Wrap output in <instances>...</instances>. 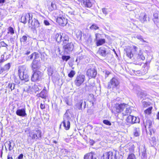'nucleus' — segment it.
Masks as SVG:
<instances>
[{"label":"nucleus","instance_id":"f257e3e1","mask_svg":"<svg viewBox=\"0 0 159 159\" xmlns=\"http://www.w3.org/2000/svg\"><path fill=\"white\" fill-rule=\"evenodd\" d=\"M18 75L22 82L25 83L29 80V76L25 66H23L19 68Z\"/></svg>","mask_w":159,"mask_h":159},{"label":"nucleus","instance_id":"f03ea898","mask_svg":"<svg viewBox=\"0 0 159 159\" xmlns=\"http://www.w3.org/2000/svg\"><path fill=\"white\" fill-rule=\"evenodd\" d=\"M42 133L40 130H35L30 132L29 133V137L33 140L36 141L41 138Z\"/></svg>","mask_w":159,"mask_h":159},{"label":"nucleus","instance_id":"7ed1b4c3","mask_svg":"<svg viewBox=\"0 0 159 159\" xmlns=\"http://www.w3.org/2000/svg\"><path fill=\"white\" fill-rule=\"evenodd\" d=\"M120 84L119 81L116 77L112 78L108 83L107 88L110 89L112 88V89L116 88Z\"/></svg>","mask_w":159,"mask_h":159},{"label":"nucleus","instance_id":"20e7f679","mask_svg":"<svg viewBox=\"0 0 159 159\" xmlns=\"http://www.w3.org/2000/svg\"><path fill=\"white\" fill-rule=\"evenodd\" d=\"M97 74V70L94 66H90L88 67L86 72V75L89 79L95 78Z\"/></svg>","mask_w":159,"mask_h":159},{"label":"nucleus","instance_id":"39448f33","mask_svg":"<svg viewBox=\"0 0 159 159\" xmlns=\"http://www.w3.org/2000/svg\"><path fill=\"white\" fill-rule=\"evenodd\" d=\"M33 74L31 78V80L32 81H40L43 76L42 73L39 70L33 71Z\"/></svg>","mask_w":159,"mask_h":159},{"label":"nucleus","instance_id":"423d86ee","mask_svg":"<svg viewBox=\"0 0 159 159\" xmlns=\"http://www.w3.org/2000/svg\"><path fill=\"white\" fill-rule=\"evenodd\" d=\"M64 120L62 122L63 126L66 130H68L70 127V118L67 113H66L63 116Z\"/></svg>","mask_w":159,"mask_h":159},{"label":"nucleus","instance_id":"0eeeda50","mask_svg":"<svg viewBox=\"0 0 159 159\" xmlns=\"http://www.w3.org/2000/svg\"><path fill=\"white\" fill-rule=\"evenodd\" d=\"M64 53L66 54H69L73 49V44L71 42H68L66 43L63 45Z\"/></svg>","mask_w":159,"mask_h":159},{"label":"nucleus","instance_id":"6e6552de","mask_svg":"<svg viewBox=\"0 0 159 159\" xmlns=\"http://www.w3.org/2000/svg\"><path fill=\"white\" fill-rule=\"evenodd\" d=\"M85 79V76L84 75L80 74L77 75L74 81L75 84L77 86H80L84 82Z\"/></svg>","mask_w":159,"mask_h":159},{"label":"nucleus","instance_id":"1a4fd4ad","mask_svg":"<svg viewBox=\"0 0 159 159\" xmlns=\"http://www.w3.org/2000/svg\"><path fill=\"white\" fill-rule=\"evenodd\" d=\"M128 105L125 103H116L113 107V109L114 111H116L117 113H120L126 107H127Z\"/></svg>","mask_w":159,"mask_h":159},{"label":"nucleus","instance_id":"9d476101","mask_svg":"<svg viewBox=\"0 0 159 159\" xmlns=\"http://www.w3.org/2000/svg\"><path fill=\"white\" fill-rule=\"evenodd\" d=\"M145 59V57L143 55L141 50L139 49L138 53L134 54L133 60L134 61H139L141 60L143 61Z\"/></svg>","mask_w":159,"mask_h":159},{"label":"nucleus","instance_id":"9b49d317","mask_svg":"<svg viewBox=\"0 0 159 159\" xmlns=\"http://www.w3.org/2000/svg\"><path fill=\"white\" fill-rule=\"evenodd\" d=\"M103 159H116L115 152H109L105 153L103 156Z\"/></svg>","mask_w":159,"mask_h":159},{"label":"nucleus","instance_id":"f8f14e48","mask_svg":"<svg viewBox=\"0 0 159 159\" xmlns=\"http://www.w3.org/2000/svg\"><path fill=\"white\" fill-rule=\"evenodd\" d=\"M57 22L62 26H65L67 23V19L60 15L57 19Z\"/></svg>","mask_w":159,"mask_h":159},{"label":"nucleus","instance_id":"ddd939ff","mask_svg":"<svg viewBox=\"0 0 159 159\" xmlns=\"http://www.w3.org/2000/svg\"><path fill=\"white\" fill-rule=\"evenodd\" d=\"M144 125H145V128L149 129L150 132V134L152 135V133H154L153 130L152 128V122L150 120H147L145 122H144Z\"/></svg>","mask_w":159,"mask_h":159},{"label":"nucleus","instance_id":"4468645a","mask_svg":"<svg viewBox=\"0 0 159 159\" xmlns=\"http://www.w3.org/2000/svg\"><path fill=\"white\" fill-rule=\"evenodd\" d=\"M31 15H32L31 14ZM31 19H32V16H31L30 13H27L25 16H22L21 18V21L22 23L25 24L26 23L27 21H28V23L30 24V22Z\"/></svg>","mask_w":159,"mask_h":159},{"label":"nucleus","instance_id":"2eb2a0df","mask_svg":"<svg viewBox=\"0 0 159 159\" xmlns=\"http://www.w3.org/2000/svg\"><path fill=\"white\" fill-rule=\"evenodd\" d=\"M30 22L32 26L31 28L35 30L36 28L39 26L40 24L42 23V21H39L38 20L34 18L33 20L31 19Z\"/></svg>","mask_w":159,"mask_h":159},{"label":"nucleus","instance_id":"dca6fc26","mask_svg":"<svg viewBox=\"0 0 159 159\" xmlns=\"http://www.w3.org/2000/svg\"><path fill=\"white\" fill-rule=\"evenodd\" d=\"M16 114L19 116L25 117L27 116L25 107L21 109H18L16 111Z\"/></svg>","mask_w":159,"mask_h":159},{"label":"nucleus","instance_id":"f3484780","mask_svg":"<svg viewBox=\"0 0 159 159\" xmlns=\"http://www.w3.org/2000/svg\"><path fill=\"white\" fill-rule=\"evenodd\" d=\"M16 84L12 82L6 83L5 84L6 90L9 92H11L15 89Z\"/></svg>","mask_w":159,"mask_h":159},{"label":"nucleus","instance_id":"a211bd4d","mask_svg":"<svg viewBox=\"0 0 159 159\" xmlns=\"http://www.w3.org/2000/svg\"><path fill=\"white\" fill-rule=\"evenodd\" d=\"M82 105H83L84 109L86 107V102L84 101H83V100H80L77 102L75 104V106L76 108L79 110H82L83 109Z\"/></svg>","mask_w":159,"mask_h":159},{"label":"nucleus","instance_id":"6ab92c4d","mask_svg":"<svg viewBox=\"0 0 159 159\" xmlns=\"http://www.w3.org/2000/svg\"><path fill=\"white\" fill-rule=\"evenodd\" d=\"M32 68L33 69V70L34 69L38 70L41 67V65L40 62L38 61L35 60H34L32 64Z\"/></svg>","mask_w":159,"mask_h":159},{"label":"nucleus","instance_id":"aec40b11","mask_svg":"<svg viewBox=\"0 0 159 159\" xmlns=\"http://www.w3.org/2000/svg\"><path fill=\"white\" fill-rule=\"evenodd\" d=\"M95 2L94 0H84L83 4L85 7H91Z\"/></svg>","mask_w":159,"mask_h":159},{"label":"nucleus","instance_id":"412c9836","mask_svg":"<svg viewBox=\"0 0 159 159\" xmlns=\"http://www.w3.org/2000/svg\"><path fill=\"white\" fill-rule=\"evenodd\" d=\"M63 33H60L54 34L53 36V38L58 43L61 42V39H62V36Z\"/></svg>","mask_w":159,"mask_h":159},{"label":"nucleus","instance_id":"4be33fe9","mask_svg":"<svg viewBox=\"0 0 159 159\" xmlns=\"http://www.w3.org/2000/svg\"><path fill=\"white\" fill-rule=\"evenodd\" d=\"M96 155L94 152H90L85 154L84 159H96Z\"/></svg>","mask_w":159,"mask_h":159},{"label":"nucleus","instance_id":"5701e85b","mask_svg":"<svg viewBox=\"0 0 159 159\" xmlns=\"http://www.w3.org/2000/svg\"><path fill=\"white\" fill-rule=\"evenodd\" d=\"M38 97H41L42 98L46 99L48 97L47 91L45 89H43L41 92L37 94Z\"/></svg>","mask_w":159,"mask_h":159},{"label":"nucleus","instance_id":"b1692460","mask_svg":"<svg viewBox=\"0 0 159 159\" xmlns=\"http://www.w3.org/2000/svg\"><path fill=\"white\" fill-rule=\"evenodd\" d=\"M98 53L103 57H105L107 54L106 48L104 47H100L98 51Z\"/></svg>","mask_w":159,"mask_h":159},{"label":"nucleus","instance_id":"393cba45","mask_svg":"<svg viewBox=\"0 0 159 159\" xmlns=\"http://www.w3.org/2000/svg\"><path fill=\"white\" fill-rule=\"evenodd\" d=\"M62 37V39H61V42H63L62 45L66 43L69 41V38L67 35L63 33Z\"/></svg>","mask_w":159,"mask_h":159},{"label":"nucleus","instance_id":"a878e982","mask_svg":"<svg viewBox=\"0 0 159 159\" xmlns=\"http://www.w3.org/2000/svg\"><path fill=\"white\" fill-rule=\"evenodd\" d=\"M69 152L66 149H62L60 152V154L62 157H68Z\"/></svg>","mask_w":159,"mask_h":159},{"label":"nucleus","instance_id":"bb28decb","mask_svg":"<svg viewBox=\"0 0 159 159\" xmlns=\"http://www.w3.org/2000/svg\"><path fill=\"white\" fill-rule=\"evenodd\" d=\"M133 134L134 137H139L140 134V130L139 128L136 127L134 128Z\"/></svg>","mask_w":159,"mask_h":159},{"label":"nucleus","instance_id":"cd10ccee","mask_svg":"<svg viewBox=\"0 0 159 159\" xmlns=\"http://www.w3.org/2000/svg\"><path fill=\"white\" fill-rule=\"evenodd\" d=\"M125 110L123 112L122 114L123 116H125L129 115L131 112V110L130 107L128 105V106L126 107Z\"/></svg>","mask_w":159,"mask_h":159},{"label":"nucleus","instance_id":"c85d7f7f","mask_svg":"<svg viewBox=\"0 0 159 159\" xmlns=\"http://www.w3.org/2000/svg\"><path fill=\"white\" fill-rule=\"evenodd\" d=\"M137 95L141 99L144 98L146 96V93L143 91H139L137 93Z\"/></svg>","mask_w":159,"mask_h":159},{"label":"nucleus","instance_id":"c756f323","mask_svg":"<svg viewBox=\"0 0 159 159\" xmlns=\"http://www.w3.org/2000/svg\"><path fill=\"white\" fill-rule=\"evenodd\" d=\"M126 55L130 59H131L132 60L133 59L134 55L132 54L131 51L129 49H127L126 51Z\"/></svg>","mask_w":159,"mask_h":159},{"label":"nucleus","instance_id":"7c9ffc66","mask_svg":"<svg viewBox=\"0 0 159 159\" xmlns=\"http://www.w3.org/2000/svg\"><path fill=\"white\" fill-rule=\"evenodd\" d=\"M142 158H145L147 157L146 149L145 146L143 147V149H142Z\"/></svg>","mask_w":159,"mask_h":159},{"label":"nucleus","instance_id":"2f4dec72","mask_svg":"<svg viewBox=\"0 0 159 159\" xmlns=\"http://www.w3.org/2000/svg\"><path fill=\"white\" fill-rule=\"evenodd\" d=\"M105 39H100L97 40L96 45L98 46L101 45L105 43Z\"/></svg>","mask_w":159,"mask_h":159},{"label":"nucleus","instance_id":"473e14b6","mask_svg":"<svg viewBox=\"0 0 159 159\" xmlns=\"http://www.w3.org/2000/svg\"><path fill=\"white\" fill-rule=\"evenodd\" d=\"M48 74L49 76L52 75L53 73V66H50L48 69Z\"/></svg>","mask_w":159,"mask_h":159},{"label":"nucleus","instance_id":"72a5a7b5","mask_svg":"<svg viewBox=\"0 0 159 159\" xmlns=\"http://www.w3.org/2000/svg\"><path fill=\"white\" fill-rule=\"evenodd\" d=\"M146 15L144 13H141L140 16V19L142 21L144 22L146 20Z\"/></svg>","mask_w":159,"mask_h":159},{"label":"nucleus","instance_id":"f704fd0d","mask_svg":"<svg viewBox=\"0 0 159 159\" xmlns=\"http://www.w3.org/2000/svg\"><path fill=\"white\" fill-rule=\"evenodd\" d=\"M10 66L11 65L10 63H7L4 65L3 67H2V71H5L8 70L10 69Z\"/></svg>","mask_w":159,"mask_h":159},{"label":"nucleus","instance_id":"c9c22d12","mask_svg":"<svg viewBox=\"0 0 159 159\" xmlns=\"http://www.w3.org/2000/svg\"><path fill=\"white\" fill-rule=\"evenodd\" d=\"M56 8V5L54 2H52L51 6L49 7V10L52 11Z\"/></svg>","mask_w":159,"mask_h":159},{"label":"nucleus","instance_id":"e433bc0d","mask_svg":"<svg viewBox=\"0 0 159 159\" xmlns=\"http://www.w3.org/2000/svg\"><path fill=\"white\" fill-rule=\"evenodd\" d=\"M89 28L92 30H96L99 29V27L96 24H93Z\"/></svg>","mask_w":159,"mask_h":159},{"label":"nucleus","instance_id":"4c0bfd02","mask_svg":"<svg viewBox=\"0 0 159 159\" xmlns=\"http://www.w3.org/2000/svg\"><path fill=\"white\" fill-rule=\"evenodd\" d=\"M133 124L139 123L140 121V120L139 117L133 116Z\"/></svg>","mask_w":159,"mask_h":159},{"label":"nucleus","instance_id":"58836bf2","mask_svg":"<svg viewBox=\"0 0 159 159\" xmlns=\"http://www.w3.org/2000/svg\"><path fill=\"white\" fill-rule=\"evenodd\" d=\"M133 116L129 115L126 119V121L129 123L133 124Z\"/></svg>","mask_w":159,"mask_h":159},{"label":"nucleus","instance_id":"ea45409f","mask_svg":"<svg viewBox=\"0 0 159 159\" xmlns=\"http://www.w3.org/2000/svg\"><path fill=\"white\" fill-rule=\"evenodd\" d=\"M77 38L78 39H80L82 37V33L80 30L78 31L76 34Z\"/></svg>","mask_w":159,"mask_h":159},{"label":"nucleus","instance_id":"a19ab883","mask_svg":"<svg viewBox=\"0 0 159 159\" xmlns=\"http://www.w3.org/2000/svg\"><path fill=\"white\" fill-rule=\"evenodd\" d=\"M152 109V107H149L144 111V113L146 114L149 115L151 113Z\"/></svg>","mask_w":159,"mask_h":159},{"label":"nucleus","instance_id":"79ce46f5","mask_svg":"<svg viewBox=\"0 0 159 159\" xmlns=\"http://www.w3.org/2000/svg\"><path fill=\"white\" fill-rule=\"evenodd\" d=\"M75 74V72L74 70H71L68 74V75L69 77L72 78L73 77Z\"/></svg>","mask_w":159,"mask_h":159},{"label":"nucleus","instance_id":"37998d69","mask_svg":"<svg viewBox=\"0 0 159 159\" xmlns=\"http://www.w3.org/2000/svg\"><path fill=\"white\" fill-rule=\"evenodd\" d=\"M70 58V57L69 56H62V59L63 61H67Z\"/></svg>","mask_w":159,"mask_h":159},{"label":"nucleus","instance_id":"c03bdc74","mask_svg":"<svg viewBox=\"0 0 159 159\" xmlns=\"http://www.w3.org/2000/svg\"><path fill=\"white\" fill-rule=\"evenodd\" d=\"M8 32H7L8 34H9V33H10L11 34H13L14 33L13 29L11 27H9L8 28Z\"/></svg>","mask_w":159,"mask_h":159},{"label":"nucleus","instance_id":"a18cd8bd","mask_svg":"<svg viewBox=\"0 0 159 159\" xmlns=\"http://www.w3.org/2000/svg\"><path fill=\"white\" fill-rule=\"evenodd\" d=\"M103 123L107 125L110 126L111 125V122L108 120H104L103 121Z\"/></svg>","mask_w":159,"mask_h":159},{"label":"nucleus","instance_id":"49530a36","mask_svg":"<svg viewBox=\"0 0 159 159\" xmlns=\"http://www.w3.org/2000/svg\"><path fill=\"white\" fill-rule=\"evenodd\" d=\"M42 17L43 18V17ZM43 22L45 25L46 26H48L50 25L49 22L48 20H45L44 18H43Z\"/></svg>","mask_w":159,"mask_h":159},{"label":"nucleus","instance_id":"de8ad7c7","mask_svg":"<svg viewBox=\"0 0 159 159\" xmlns=\"http://www.w3.org/2000/svg\"><path fill=\"white\" fill-rule=\"evenodd\" d=\"M27 37L25 35H24L22 38L20 39L21 42H25L27 40Z\"/></svg>","mask_w":159,"mask_h":159},{"label":"nucleus","instance_id":"09e8293b","mask_svg":"<svg viewBox=\"0 0 159 159\" xmlns=\"http://www.w3.org/2000/svg\"><path fill=\"white\" fill-rule=\"evenodd\" d=\"M32 88L35 92L38 91L39 90V88L38 87V85L36 84L34 85L33 86Z\"/></svg>","mask_w":159,"mask_h":159},{"label":"nucleus","instance_id":"8fccbe9b","mask_svg":"<svg viewBox=\"0 0 159 159\" xmlns=\"http://www.w3.org/2000/svg\"><path fill=\"white\" fill-rule=\"evenodd\" d=\"M127 159H135V157L134 154H131L128 156Z\"/></svg>","mask_w":159,"mask_h":159},{"label":"nucleus","instance_id":"3c124183","mask_svg":"<svg viewBox=\"0 0 159 159\" xmlns=\"http://www.w3.org/2000/svg\"><path fill=\"white\" fill-rule=\"evenodd\" d=\"M103 72L105 74V77L106 78L107 77L108 75L110 74V72L107 70H105L103 71Z\"/></svg>","mask_w":159,"mask_h":159},{"label":"nucleus","instance_id":"603ef678","mask_svg":"<svg viewBox=\"0 0 159 159\" xmlns=\"http://www.w3.org/2000/svg\"><path fill=\"white\" fill-rule=\"evenodd\" d=\"M0 46L2 47H7L8 45L3 41H2L0 43Z\"/></svg>","mask_w":159,"mask_h":159},{"label":"nucleus","instance_id":"864d4df0","mask_svg":"<svg viewBox=\"0 0 159 159\" xmlns=\"http://www.w3.org/2000/svg\"><path fill=\"white\" fill-rule=\"evenodd\" d=\"M134 145L132 144L129 148V150L130 152H133L134 150Z\"/></svg>","mask_w":159,"mask_h":159},{"label":"nucleus","instance_id":"5fc2aeb1","mask_svg":"<svg viewBox=\"0 0 159 159\" xmlns=\"http://www.w3.org/2000/svg\"><path fill=\"white\" fill-rule=\"evenodd\" d=\"M88 97L89 99L91 101L94 98V95L92 94H90Z\"/></svg>","mask_w":159,"mask_h":159},{"label":"nucleus","instance_id":"6e6d98bb","mask_svg":"<svg viewBox=\"0 0 159 159\" xmlns=\"http://www.w3.org/2000/svg\"><path fill=\"white\" fill-rule=\"evenodd\" d=\"M11 142L10 141H9L8 143V146L9 147V151H11L12 149V148L11 147Z\"/></svg>","mask_w":159,"mask_h":159},{"label":"nucleus","instance_id":"4d7b16f0","mask_svg":"<svg viewBox=\"0 0 159 159\" xmlns=\"http://www.w3.org/2000/svg\"><path fill=\"white\" fill-rule=\"evenodd\" d=\"M137 38L139 39L141 41H142L143 42H145V41L144 40V39H143L142 36L141 35H138L137 36Z\"/></svg>","mask_w":159,"mask_h":159},{"label":"nucleus","instance_id":"13d9d810","mask_svg":"<svg viewBox=\"0 0 159 159\" xmlns=\"http://www.w3.org/2000/svg\"><path fill=\"white\" fill-rule=\"evenodd\" d=\"M34 60H35V59H37L38 57H39V54L36 52H34Z\"/></svg>","mask_w":159,"mask_h":159},{"label":"nucleus","instance_id":"bf43d9fd","mask_svg":"<svg viewBox=\"0 0 159 159\" xmlns=\"http://www.w3.org/2000/svg\"><path fill=\"white\" fill-rule=\"evenodd\" d=\"M9 41L12 44H14L15 42V38L13 37H11Z\"/></svg>","mask_w":159,"mask_h":159},{"label":"nucleus","instance_id":"052dcab7","mask_svg":"<svg viewBox=\"0 0 159 159\" xmlns=\"http://www.w3.org/2000/svg\"><path fill=\"white\" fill-rule=\"evenodd\" d=\"M153 19H156L157 18H158L159 17L158 16V14L157 13H155L153 14Z\"/></svg>","mask_w":159,"mask_h":159},{"label":"nucleus","instance_id":"680f3d73","mask_svg":"<svg viewBox=\"0 0 159 159\" xmlns=\"http://www.w3.org/2000/svg\"><path fill=\"white\" fill-rule=\"evenodd\" d=\"M5 1L6 0H0V7L2 6Z\"/></svg>","mask_w":159,"mask_h":159},{"label":"nucleus","instance_id":"e2e57ef3","mask_svg":"<svg viewBox=\"0 0 159 159\" xmlns=\"http://www.w3.org/2000/svg\"><path fill=\"white\" fill-rule=\"evenodd\" d=\"M40 108L41 109H44L45 108V105L44 104L41 103L40 105Z\"/></svg>","mask_w":159,"mask_h":159},{"label":"nucleus","instance_id":"0e129e2a","mask_svg":"<svg viewBox=\"0 0 159 159\" xmlns=\"http://www.w3.org/2000/svg\"><path fill=\"white\" fill-rule=\"evenodd\" d=\"M102 11L103 13L104 14L106 15L107 14V9L106 8H104L102 9Z\"/></svg>","mask_w":159,"mask_h":159},{"label":"nucleus","instance_id":"69168bd1","mask_svg":"<svg viewBox=\"0 0 159 159\" xmlns=\"http://www.w3.org/2000/svg\"><path fill=\"white\" fill-rule=\"evenodd\" d=\"M23 155L22 154H21L18 157V159H22L23 158Z\"/></svg>","mask_w":159,"mask_h":159},{"label":"nucleus","instance_id":"338daca9","mask_svg":"<svg viewBox=\"0 0 159 159\" xmlns=\"http://www.w3.org/2000/svg\"><path fill=\"white\" fill-rule=\"evenodd\" d=\"M136 75H139L141 74L140 73V72L139 70H138L136 71V73H134Z\"/></svg>","mask_w":159,"mask_h":159},{"label":"nucleus","instance_id":"774afa93","mask_svg":"<svg viewBox=\"0 0 159 159\" xmlns=\"http://www.w3.org/2000/svg\"><path fill=\"white\" fill-rule=\"evenodd\" d=\"M74 12L73 11H69L68 12V15H73L74 14Z\"/></svg>","mask_w":159,"mask_h":159}]
</instances>
